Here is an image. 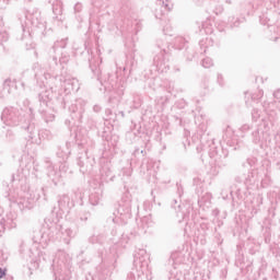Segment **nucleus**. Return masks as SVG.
I'll return each instance as SVG.
<instances>
[{"instance_id":"nucleus-1","label":"nucleus","mask_w":280,"mask_h":280,"mask_svg":"<svg viewBox=\"0 0 280 280\" xmlns=\"http://www.w3.org/2000/svg\"><path fill=\"white\" fill-rule=\"evenodd\" d=\"M3 277H5V271H3V269L0 268V279H3Z\"/></svg>"}]
</instances>
